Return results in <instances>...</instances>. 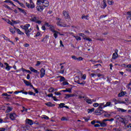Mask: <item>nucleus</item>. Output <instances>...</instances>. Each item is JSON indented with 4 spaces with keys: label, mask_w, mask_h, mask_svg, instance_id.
<instances>
[{
    "label": "nucleus",
    "mask_w": 131,
    "mask_h": 131,
    "mask_svg": "<svg viewBox=\"0 0 131 131\" xmlns=\"http://www.w3.org/2000/svg\"><path fill=\"white\" fill-rule=\"evenodd\" d=\"M29 27H30V25L28 24H26L25 26H20V28L25 30V33L26 34L28 37L30 36V32L32 31V28H30L29 29Z\"/></svg>",
    "instance_id": "f257e3e1"
},
{
    "label": "nucleus",
    "mask_w": 131,
    "mask_h": 131,
    "mask_svg": "<svg viewBox=\"0 0 131 131\" xmlns=\"http://www.w3.org/2000/svg\"><path fill=\"white\" fill-rule=\"evenodd\" d=\"M37 5H39L42 4L43 7H49V1L47 0H37Z\"/></svg>",
    "instance_id": "f03ea898"
},
{
    "label": "nucleus",
    "mask_w": 131,
    "mask_h": 131,
    "mask_svg": "<svg viewBox=\"0 0 131 131\" xmlns=\"http://www.w3.org/2000/svg\"><path fill=\"white\" fill-rule=\"evenodd\" d=\"M57 23L56 24L58 26H60V27H68L66 24H63L61 21L62 19L60 18H56Z\"/></svg>",
    "instance_id": "7ed1b4c3"
},
{
    "label": "nucleus",
    "mask_w": 131,
    "mask_h": 131,
    "mask_svg": "<svg viewBox=\"0 0 131 131\" xmlns=\"http://www.w3.org/2000/svg\"><path fill=\"white\" fill-rule=\"evenodd\" d=\"M62 15L65 19H70V15H69V13L67 11H63Z\"/></svg>",
    "instance_id": "20e7f679"
},
{
    "label": "nucleus",
    "mask_w": 131,
    "mask_h": 131,
    "mask_svg": "<svg viewBox=\"0 0 131 131\" xmlns=\"http://www.w3.org/2000/svg\"><path fill=\"white\" fill-rule=\"evenodd\" d=\"M118 50L116 49L115 50V53L113 54L112 58V59H117L118 58Z\"/></svg>",
    "instance_id": "39448f33"
},
{
    "label": "nucleus",
    "mask_w": 131,
    "mask_h": 131,
    "mask_svg": "<svg viewBox=\"0 0 131 131\" xmlns=\"http://www.w3.org/2000/svg\"><path fill=\"white\" fill-rule=\"evenodd\" d=\"M83 99H84L88 104H93V101L92 99L89 98V97L83 96Z\"/></svg>",
    "instance_id": "423d86ee"
},
{
    "label": "nucleus",
    "mask_w": 131,
    "mask_h": 131,
    "mask_svg": "<svg viewBox=\"0 0 131 131\" xmlns=\"http://www.w3.org/2000/svg\"><path fill=\"white\" fill-rule=\"evenodd\" d=\"M45 75H46V70H45V69L41 68L40 70V77L41 78H42V77H43Z\"/></svg>",
    "instance_id": "0eeeda50"
},
{
    "label": "nucleus",
    "mask_w": 131,
    "mask_h": 131,
    "mask_svg": "<svg viewBox=\"0 0 131 131\" xmlns=\"http://www.w3.org/2000/svg\"><path fill=\"white\" fill-rule=\"evenodd\" d=\"M17 117V115L15 113H11L10 114V118L11 120H15L16 118Z\"/></svg>",
    "instance_id": "6e6552de"
},
{
    "label": "nucleus",
    "mask_w": 131,
    "mask_h": 131,
    "mask_svg": "<svg viewBox=\"0 0 131 131\" xmlns=\"http://www.w3.org/2000/svg\"><path fill=\"white\" fill-rule=\"evenodd\" d=\"M38 19V17L34 15L33 16H32V18L30 19V21L32 22H35L36 23Z\"/></svg>",
    "instance_id": "1a4fd4ad"
},
{
    "label": "nucleus",
    "mask_w": 131,
    "mask_h": 131,
    "mask_svg": "<svg viewBox=\"0 0 131 131\" xmlns=\"http://www.w3.org/2000/svg\"><path fill=\"white\" fill-rule=\"evenodd\" d=\"M4 65L6 66L5 69L7 70V71H10V70L12 68V67L10 66L9 64L7 62L4 63Z\"/></svg>",
    "instance_id": "9d476101"
},
{
    "label": "nucleus",
    "mask_w": 131,
    "mask_h": 131,
    "mask_svg": "<svg viewBox=\"0 0 131 131\" xmlns=\"http://www.w3.org/2000/svg\"><path fill=\"white\" fill-rule=\"evenodd\" d=\"M103 112V111L102 110H97L95 111V114L96 115H101Z\"/></svg>",
    "instance_id": "9b49d317"
},
{
    "label": "nucleus",
    "mask_w": 131,
    "mask_h": 131,
    "mask_svg": "<svg viewBox=\"0 0 131 131\" xmlns=\"http://www.w3.org/2000/svg\"><path fill=\"white\" fill-rule=\"evenodd\" d=\"M26 123H27V124H29V125H32V124H33V122L32 121V120H30L29 119L26 120Z\"/></svg>",
    "instance_id": "f8f14e48"
},
{
    "label": "nucleus",
    "mask_w": 131,
    "mask_h": 131,
    "mask_svg": "<svg viewBox=\"0 0 131 131\" xmlns=\"http://www.w3.org/2000/svg\"><path fill=\"white\" fill-rule=\"evenodd\" d=\"M37 10L38 12H42L43 10V8L41 6H39L36 7Z\"/></svg>",
    "instance_id": "ddd939ff"
},
{
    "label": "nucleus",
    "mask_w": 131,
    "mask_h": 131,
    "mask_svg": "<svg viewBox=\"0 0 131 131\" xmlns=\"http://www.w3.org/2000/svg\"><path fill=\"white\" fill-rule=\"evenodd\" d=\"M107 7V4H106V0H103V3H102L101 8L102 9H105Z\"/></svg>",
    "instance_id": "4468645a"
},
{
    "label": "nucleus",
    "mask_w": 131,
    "mask_h": 131,
    "mask_svg": "<svg viewBox=\"0 0 131 131\" xmlns=\"http://www.w3.org/2000/svg\"><path fill=\"white\" fill-rule=\"evenodd\" d=\"M105 121H104V120H103L102 122H100V126L102 127H105V126L107 125V124L105 123Z\"/></svg>",
    "instance_id": "2eb2a0df"
},
{
    "label": "nucleus",
    "mask_w": 131,
    "mask_h": 131,
    "mask_svg": "<svg viewBox=\"0 0 131 131\" xmlns=\"http://www.w3.org/2000/svg\"><path fill=\"white\" fill-rule=\"evenodd\" d=\"M29 1H30L31 9H34V8H35V5H34V3L32 2V0H29Z\"/></svg>",
    "instance_id": "dca6fc26"
},
{
    "label": "nucleus",
    "mask_w": 131,
    "mask_h": 131,
    "mask_svg": "<svg viewBox=\"0 0 131 131\" xmlns=\"http://www.w3.org/2000/svg\"><path fill=\"white\" fill-rule=\"evenodd\" d=\"M75 95L74 94H66L65 99H69V98H71V97H75Z\"/></svg>",
    "instance_id": "f3484780"
},
{
    "label": "nucleus",
    "mask_w": 131,
    "mask_h": 131,
    "mask_svg": "<svg viewBox=\"0 0 131 131\" xmlns=\"http://www.w3.org/2000/svg\"><path fill=\"white\" fill-rule=\"evenodd\" d=\"M45 105H46V106H47L48 107H54V106H55V104L50 102L47 103H45Z\"/></svg>",
    "instance_id": "a211bd4d"
},
{
    "label": "nucleus",
    "mask_w": 131,
    "mask_h": 131,
    "mask_svg": "<svg viewBox=\"0 0 131 131\" xmlns=\"http://www.w3.org/2000/svg\"><path fill=\"white\" fill-rule=\"evenodd\" d=\"M15 31H16L18 34H21V35L24 34V32L20 31V29H15Z\"/></svg>",
    "instance_id": "6ab92c4d"
},
{
    "label": "nucleus",
    "mask_w": 131,
    "mask_h": 131,
    "mask_svg": "<svg viewBox=\"0 0 131 131\" xmlns=\"http://www.w3.org/2000/svg\"><path fill=\"white\" fill-rule=\"evenodd\" d=\"M29 69L31 70V71H32V72H34V73H37V72H38L37 70L33 69L32 67H30Z\"/></svg>",
    "instance_id": "aec40b11"
},
{
    "label": "nucleus",
    "mask_w": 131,
    "mask_h": 131,
    "mask_svg": "<svg viewBox=\"0 0 131 131\" xmlns=\"http://www.w3.org/2000/svg\"><path fill=\"white\" fill-rule=\"evenodd\" d=\"M16 31V28H10V32H11V33H12V34H14V33H15Z\"/></svg>",
    "instance_id": "412c9836"
},
{
    "label": "nucleus",
    "mask_w": 131,
    "mask_h": 131,
    "mask_svg": "<svg viewBox=\"0 0 131 131\" xmlns=\"http://www.w3.org/2000/svg\"><path fill=\"white\" fill-rule=\"evenodd\" d=\"M50 29L52 32H56V30H55V28L53 26L50 25Z\"/></svg>",
    "instance_id": "4be33fe9"
},
{
    "label": "nucleus",
    "mask_w": 131,
    "mask_h": 131,
    "mask_svg": "<svg viewBox=\"0 0 131 131\" xmlns=\"http://www.w3.org/2000/svg\"><path fill=\"white\" fill-rule=\"evenodd\" d=\"M4 3H8L9 4H11L12 5H13V6H14V7H16V5H15V4H14L13 2L10 0H6L5 1H4Z\"/></svg>",
    "instance_id": "5701e85b"
},
{
    "label": "nucleus",
    "mask_w": 131,
    "mask_h": 131,
    "mask_svg": "<svg viewBox=\"0 0 131 131\" xmlns=\"http://www.w3.org/2000/svg\"><path fill=\"white\" fill-rule=\"evenodd\" d=\"M111 105V102L110 101H108L106 102V103L104 105V108H105V107H108L109 106Z\"/></svg>",
    "instance_id": "b1692460"
},
{
    "label": "nucleus",
    "mask_w": 131,
    "mask_h": 131,
    "mask_svg": "<svg viewBox=\"0 0 131 131\" xmlns=\"http://www.w3.org/2000/svg\"><path fill=\"white\" fill-rule=\"evenodd\" d=\"M53 33L55 38H57L58 37V33H59V32L55 31V32H54Z\"/></svg>",
    "instance_id": "393cba45"
},
{
    "label": "nucleus",
    "mask_w": 131,
    "mask_h": 131,
    "mask_svg": "<svg viewBox=\"0 0 131 131\" xmlns=\"http://www.w3.org/2000/svg\"><path fill=\"white\" fill-rule=\"evenodd\" d=\"M118 111H119V112H122V113H125V112H126V110H124L123 108H118Z\"/></svg>",
    "instance_id": "a878e982"
},
{
    "label": "nucleus",
    "mask_w": 131,
    "mask_h": 131,
    "mask_svg": "<svg viewBox=\"0 0 131 131\" xmlns=\"http://www.w3.org/2000/svg\"><path fill=\"white\" fill-rule=\"evenodd\" d=\"M24 83H25V84L26 85H27L28 86L30 85V82H29L28 81L26 80H24Z\"/></svg>",
    "instance_id": "bb28decb"
},
{
    "label": "nucleus",
    "mask_w": 131,
    "mask_h": 131,
    "mask_svg": "<svg viewBox=\"0 0 131 131\" xmlns=\"http://www.w3.org/2000/svg\"><path fill=\"white\" fill-rule=\"evenodd\" d=\"M81 18L82 19H85L86 20H89V15H83L82 16H81Z\"/></svg>",
    "instance_id": "cd10ccee"
},
{
    "label": "nucleus",
    "mask_w": 131,
    "mask_h": 131,
    "mask_svg": "<svg viewBox=\"0 0 131 131\" xmlns=\"http://www.w3.org/2000/svg\"><path fill=\"white\" fill-rule=\"evenodd\" d=\"M124 95H125V93L124 92H122L118 95V96L122 97L123 96H124Z\"/></svg>",
    "instance_id": "c85d7f7f"
},
{
    "label": "nucleus",
    "mask_w": 131,
    "mask_h": 131,
    "mask_svg": "<svg viewBox=\"0 0 131 131\" xmlns=\"http://www.w3.org/2000/svg\"><path fill=\"white\" fill-rule=\"evenodd\" d=\"M61 92H68L69 93H72V91L71 90V89L62 90V91H61Z\"/></svg>",
    "instance_id": "c756f323"
},
{
    "label": "nucleus",
    "mask_w": 131,
    "mask_h": 131,
    "mask_svg": "<svg viewBox=\"0 0 131 131\" xmlns=\"http://www.w3.org/2000/svg\"><path fill=\"white\" fill-rule=\"evenodd\" d=\"M12 110H13V108L12 107H8V109L6 110V113H9V112H11V111H12Z\"/></svg>",
    "instance_id": "7c9ffc66"
},
{
    "label": "nucleus",
    "mask_w": 131,
    "mask_h": 131,
    "mask_svg": "<svg viewBox=\"0 0 131 131\" xmlns=\"http://www.w3.org/2000/svg\"><path fill=\"white\" fill-rule=\"evenodd\" d=\"M60 80L59 81L62 82V81H65L66 79L65 78L62 76H60Z\"/></svg>",
    "instance_id": "2f4dec72"
},
{
    "label": "nucleus",
    "mask_w": 131,
    "mask_h": 131,
    "mask_svg": "<svg viewBox=\"0 0 131 131\" xmlns=\"http://www.w3.org/2000/svg\"><path fill=\"white\" fill-rule=\"evenodd\" d=\"M64 107H65V103H61L59 104L58 108H63Z\"/></svg>",
    "instance_id": "473e14b6"
},
{
    "label": "nucleus",
    "mask_w": 131,
    "mask_h": 131,
    "mask_svg": "<svg viewBox=\"0 0 131 131\" xmlns=\"http://www.w3.org/2000/svg\"><path fill=\"white\" fill-rule=\"evenodd\" d=\"M88 111L89 113H92V112H94L95 111V108H92V109L89 108Z\"/></svg>",
    "instance_id": "72a5a7b5"
},
{
    "label": "nucleus",
    "mask_w": 131,
    "mask_h": 131,
    "mask_svg": "<svg viewBox=\"0 0 131 131\" xmlns=\"http://www.w3.org/2000/svg\"><path fill=\"white\" fill-rule=\"evenodd\" d=\"M74 37H75L77 40H81V37L80 36H74Z\"/></svg>",
    "instance_id": "f704fd0d"
},
{
    "label": "nucleus",
    "mask_w": 131,
    "mask_h": 131,
    "mask_svg": "<svg viewBox=\"0 0 131 131\" xmlns=\"http://www.w3.org/2000/svg\"><path fill=\"white\" fill-rule=\"evenodd\" d=\"M18 9L20 11V12H22L23 13V14H24L25 15L26 14V12H25V11H24V10H23L20 8H18Z\"/></svg>",
    "instance_id": "c9c22d12"
},
{
    "label": "nucleus",
    "mask_w": 131,
    "mask_h": 131,
    "mask_svg": "<svg viewBox=\"0 0 131 131\" xmlns=\"http://www.w3.org/2000/svg\"><path fill=\"white\" fill-rule=\"evenodd\" d=\"M49 93H53L54 92V88L52 87H51L49 89Z\"/></svg>",
    "instance_id": "e433bc0d"
},
{
    "label": "nucleus",
    "mask_w": 131,
    "mask_h": 131,
    "mask_svg": "<svg viewBox=\"0 0 131 131\" xmlns=\"http://www.w3.org/2000/svg\"><path fill=\"white\" fill-rule=\"evenodd\" d=\"M3 7H5V8H6V9H8V10H12V9H11V7H10L9 6L6 5H4Z\"/></svg>",
    "instance_id": "4c0bfd02"
},
{
    "label": "nucleus",
    "mask_w": 131,
    "mask_h": 131,
    "mask_svg": "<svg viewBox=\"0 0 131 131\" xmlns=\"http://www.w3.org/2000/svg\"><path fill=\"white\" fill-rule=\"evenodd\" d=\"M12 23L13 24V26H14V24H18V23H19V22H18L17 21L13 20H12Z\"/></svg>",
    "instance_id": "58836bf2"
},
{
    "label": "nucleus",
    "mask_w": 131,
    "mask_h": 131,
    "mask_svg": "<svg viewBox=\"0 0 131 131\" xmlns=\"http://www.w3.org/2000/svg\"><path fill=\"white\" fill-rule=\"evenodd\" d=\"M6 21L8 23V24H10V25H12V26H13V23L11 21H10V20L6 19Z\"/></svg>",
    "instance_id": "ea45409f"
},
{
    "label": "nucleus",
    "mask_w": 131,
    "mask_h": 131,
    "mask_svg": "<svg viewBox=\"0 0 131 131\" xmlns=\"http://www.w3.org/2000/svg\"><path fill=\"white\" fill-rule=\"evenodd\" d=\"M107 3H108V5H113V4H114L113 0H111V1L109 0H107Z\"/></svg>",
    "instance_id": "a19ab883"
},
{
    "label": "nucleus",
    "mask_w": 131,
    "mask_h": 131,
    "mask_svg": "<svg viewBox=\"0 0 131 131\" xmlns=\"http://www.w3.org/2000/svg\"><path fill=\"white\" fill-rule=\"evenodd\" d=\"M23 110L21 111V112H22V113H23V112H24V111H25L26 112H27L28 110H27V108H25V107L23 106Z\"/></svg>",
    "instance_id": "79ce46f5"
},
{
    "label": "nucleus",
    "mask_w": 131,
    "mask_h": 131,
    "mask_svg": "<svg viewBox=\"0 0 131 131\" xmlns=\"http://www.w3.org/2000/svg\"><path fill=\"white\" fill-rule=\"evenodd\" d=\"M114 120V119L112 118L111 119H104V121H113Z\"/></svg>",
    "instance_id": "37998d69"
},
{
    "label": "nucleus",
    "mask_w": 131,
    "mask_h": 131,
    "mask_svg": "<svg viewBox=\"0 0 131 131\" xmlns=\"http://www.w3.org/2000/svg\"><path fill=\"white\" fill-rule=\"evenodd\" d=\"M99 104L98 103H95L93 104V106L94 107H99Z\"/></svg>",
    "instance_id": "c03bdc74"
},
{
    "label": "nucleus",
    "mask_w": 131,
    "mask_h": 131,
    "mask_svg": "<svg viewBox=\"0 0 131 131\" xmlns=\"http://www.w3.org/2000/svg\"><path fill=\"white\" fill-rule=\"evenodd\" d=\"M62 84L63 85H68V84H69V83H68V82L63 81V82H62Z\"/></svg>",
    "instance_id": "a18cd8bd"
},
{
    "label": "nucleus",
    "mask_w": 131,
    "mask_h": 131,
    "mask_svg": "<svg viewBox=\"0 0 131 131\" xmlns=\"http://www.w3.org/2000/svg\"><path fill=\"white\" fill-rule=\"evenodd\" d=\"M2 96H5V97H11L10 95H8L7 93H4L2 94Z\"/></svg>",
    "instance_id": "49530a36"
},
{
    "label": "nucleus",
    "mask_w": 131,
    "mask_h": 131,
    "mask_svg": "<svg viewBox=\"0 0 131 131\" xmlns=\"http://www.w3.org/2000/svg\"><path fill=\"white\" fill-rule=\"evenodd\" d=\"M77 61H82V60H83V58L80 57L77 58Z\"/></svg>",
    "instance_id": "de8ad7c7"
},
{
    "label": "nucleus",
    "mask_w": 131,
    "mask_h": 131,
    "mask_svg": "<svg viewBox=\"0 0 131 131\" xmlns=\"http://www.w3.org/2000/svg\"><path fill=\"white\" fill-rule=\"evenodd\" d=\"M84 39H85L86 40H88V41H92V39L88 37L83 38Z\"/></svg>",
    "instance_id": "09e8293b"
},
{
    "label": "nucleus",
    "mask_w": 131,
    "mask_h": 131,
    "mask_svg": "<svg viewBox=\"0 0 131 131\" xmlns=\"http://www.w3.org/2000/svg\"><path fill=\"white\" fill-rule=\"evenodd\" d=\"M60 47H62L63 48H64V45H63V42L62 41V40H60Z\"/></svg>",
    "instance_id": "8fccbe9b"
},
{
    "label": "nucleus",
    "mask_w": 131,
    "mask_h": 131,
    "mask_svg": "<svg viewBox=\"0 0 131 131\" xmlns=\"http://www.w3.org/2000/svg\"><path fill=\"white\" fill-rule=\"evenodd\" d=\"M61 120H62V121H64L65 120H67V119H66V117H63L61 118Z\"/></svg>",
    "instance_id": "3c124183"
},
{
    "label": "nucleus",
    "mask_w": 131,
    "mask_h": 131,
    "mask_svg": "<svg viewBox=\"0 0 131 131\" xmlns=\"http://www.w3.org/2000/svg\"><path fill=\"white\" fill-rule=\"evenodd\" d=\"M72 59H73L74 60H77V57H76L75 56V55H73V56H72Z\"/></svg>",
    "instance_id": "603ef678"
},
{
    "label": "nucleus",
    "mask_w": 131,
    "mask_h": 131,
    "mask_svg": "<svg viewBox=\"0 0 131 131\" xmlns=\"http://www.w3.org/2000/svg\"><path fill=\"white\" fill-rule=\"evenodd\" d=\"M29 94H30L31 95H33V96H35V93H34L33 92H29Z\"/></svg>",
    "instance_id": "864d4df0"
},
{
    "label": "nucleus",
    "mask_w": 131,
    "mask_h": 131,
    "mask_svg": "<svg viewBox=\"0 0 131 131\" xmlns=\"http://www.w3.org/2000/svg\"><path fill=\"white\" fill-rule=\"evenodd\" d=\"M47 97H49V98H53V94H50L47 95Z\"/></svg>",
    "instance_id": "5fc2aeb1"
},
{
    "label": "nucleus",
    "mask_w": 131,
    "mask_h": 131,
    "mask_svg": "<svg viewBox=\"0 0 131 131\" xmlns=\"http://www.w3.org/2000/svg\"><path fill=\"white\" fill-rule=\"evenodd\" d=\"M36 23H37V24H41V20H38V19L36 21Z\"/></svg>",
    "instance_id": "6e6d98bb"
},
{
    "label": "nucleus",
    "mask_w": 131,
    "mask_h": 131,
    "mask_svg": "<svg viewBox=\"0 0 131 131\" xmlns=\"http://www.w3.org/2000/svg\"><path fill=\"white\" fill-rule=\"evenodd\" d=\"M54 94L57 96H60V95H61V93L60 92H55Z\"/></svg>",
    "instance_id": "4d7b16f0"
},
{
    "label": "nucleus",
    "mask_w": 131,
    "mask_h": 131,
    "mask_svg": "<svg viewBox=\"0 0 131 131\" xmlns=\"http://www.w3.org/2000/svg\"><path fill=\"white\" fill-rule=\"evenodd\" d=\"M82 78L83 79H85V78H86V75L84 74L82 76Z\"/></svg>",
    "instance_id": "13d9d810"
},
{
    "label": "nucleus",
    "mask_w": 131,
    "mask_h": 131,
    "mask_svg": "<svg viewBox=\"0 0 131 131\" xmlns=\"http://www.w3.org/2000/svg\"><path fill=\"white\" fill-rule=\"evenodd\" d=\"M40 65V61H37V64H36V66H39Z\"/></svg>",
    "instance_id": "bf43d9fd"
},
{
    "label": "nucleus",
    "mask_w": 131,
    "mask_h": 131,
    "mask_svg": "<svg viewBox=\"0 0 131 131\" xmlns=\"http://www.w3.org/2000/svg\"><path fill=\"white\" fill-rule=\"evenodd\" d=\"M122 67H124L125 68H127V65H126L125 64H122Z\"/></svg>",
    "instance_id": "052dcab7"
},
{
    "label": "nucleus",
    "mask_w": 131,
    "mask_h": 131,
    "mask_svg": "<svg viewBox=\"0 0 131 131\" xmlns=\"http://www.w3.org/2000/svg\"><path fill=\"white\" fill-rule=\"evenodd\" d=\"M33 90H34L35 91L36 94H38V91L37 90V89H36L35 88H33Z\"/></svg>",
    "instance_id": "680f3d73"
},
{
    "label": "nucleus",
    "mask_w": 131,
    "mask_h": 131,
    "mask_svg": "<svg viewBox=\"0 0 131 131\" xmlns=\"http://www.w3.org/2000/svg\"><path fill=\"white\" fill-rule=\"evenodd\" d=\"M26 6H27L29 8H30V4H29V3H26Z\"/></svg>",
    "instance_id": "e2e57ef3"
},
{
    "label": "nucleus",
    "mask_w": 131,
    "mask_h": 131,
    "mask_svg": "<svg viewBox=\"0 0 131 131\" xmlns=\"http://www.w3.org/2000/svg\"><path fill=\"white\" fill-rule=\"evenodd\" d=\"M52 98L54 101H58V99H57L56 96H53Z\"/></svg>",
    "instance_id": "0e129e2a"
},
{
    "label": "nucleus",
    "mask_w": 131,
    "mask_h": 131,
    "mask_svg": "<svg viewBox=\"0 0 131 131\" xmlns=\"http://www.w3.org/2000/svg\"><path fill=\"white\" fill-rule=\"evenodd\" d=\"M24 46L25 47V48H28V47H29V44L26 43L25 45H24Z\"/></svg>",
    "instance_id": "69168bd1"
},
{
    "label": "nucleus",
    "mask_w": 131,
    "mask_h": 131,
    "mask_svg": "<svg viewBox=\"0 0 131 131\" xmlns=\"http://www.w3.org/2000/svg\"><path fill=\"white\" fill-rule=\"evenodd\" d=\"M98 77H101V76H103V74H97Z\"/></svg>",
    "instance_id": "338daca9"
},
{
    "label": "nucleus",
    "mask_w": 131,
    "mask_h": 131,
    "mask_svg": "<svg viewBox=\"0 0 131 131\" xmlns=\"http://www.w3.org/2000/svg\"><path fill=\"white\" fill-rule=\"evenodd\" d=\"M6 128H0V131H5Z\"/></svg>",
    "instance_id": "774afa93"
}]
</instances>
